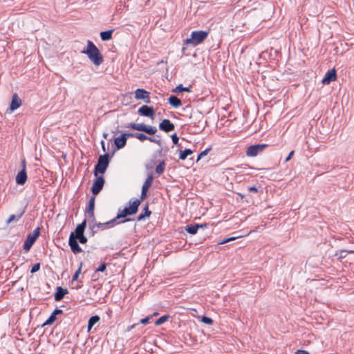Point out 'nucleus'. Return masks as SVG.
<instances>
[{"label":"nucleus","mask_w":354,"mask_h":354,"mask_svg":"<svg viewBox=\"0 0 354 354\" xmlns=\"http://www.w3.org/2000/svg\"><path fill=\"white\" fill-rule=\"evenodd\" d=\"M86 220L76 227L75 232L71 233L68 240V244L72 252L74 254L81 252L82 250L77 243V238L84 234L86 227Z\"/></svg>","instance_id":"obj_1"},{"label":"nucleus","mask_w":354,"mask_h":354,"mask_svg":"<svg viewBox=\"0 0 354 354\" xmlns=\"http://www.w3.org/2000/svg\"><path fill=\"white\" fill-rule=\"evenodd\" d=\"M82 53L86 54L88 59L96 66H99L103 62V57L99 49L90 40L87 41V47L82 51Z\"/></svg>","instance_id":"obj_2"},{"label":"nucleus","mask_w":354,"mask_h":354,"mask_svg":"<svg viewBox=\"0 0 354 354\" xmlns=\"http://www.w3.org/2000/svg\"><path fill=\"white\" fill-rule=\"evenodd\" d=\"M209 35L208 31L195 30L192 32L191 37L184 41V44L196 46L203 43Z\"/></svg>","instance_id":"obj_3"},{"label":"nucleus","mask_w":354,"mask_h":354,"mask_svg":"<svg viewBox=\"0 0 354 354\" xmlns=\"http://www.w3.org/2000/svg\"><path fill=\"white\" fill-rule=\"evenodd\" d=\"M125 128H131L139 131H143L149 135H154L157 132V129L153 126L146 125L143 123L131 122L124 127Z\"/></svg>","instance_id":"obj_4"},{"label":"nucleus","mask_w":354,"mask_h":354,"mask_svg":"<svg viewBox=\"0 0 354 354\" xmlns=\"http://www.w3.org/2000/svg\"><path fill=\"white\" fill-rule=\"evenodd\" d=\"M130 206L124 207L122 211H120L118 214L115 220L117 218H124L129 215H133L136 214L138 211V207L140 205V200H135L131 203L129 202Z\"/></svg>","instance_id":"obj_5"},{"label":"nucleus","mask_w":354,"mask_h":354,"mask_svg":"<svg viewBox=\"0 0 354 354\" xmlns=\"http://www.w3.org/2000/svg\"><path fill=\"white\" fill-rule=\"evenodd\" d=\"M109 163V154L105 153L100 156L98 158L97 162L95 166V175L97 176V173L104 174Z\"/></svg>","instance_id":"obj_6"},{"label":"nucleus","mask_w":354,"mask_h":354,"mask_svg":"<svg viewBox=\"0 0 354 354\" xmlns=\"http://www.w3.org/2000/svg\"><path fill=\"white\" fill-rule=\"evenodd\" d=\"M40 234V228L37 227L32 233L29 234L27 236L26 239L24 243V249L26 251H29L34 243L36 241L37 239Z\"/></svg>","instance_id":"obj_7"},{"label":"nucleus","mask_w":354,"mask_h":354,"mask_svg":"<svg viewBox=\"0 0 354 354\" xmlns=\"http://www.w3.org/2000/svg\"><path fill=\"white\" fill-rule=\"evenodd\" d=\"M267 144H258L251 145L248 147L246 151V155L249 157H254L261 153L266 147Z\"/></svg>","instance_id":"obj_8"},{"label":"nucleus","mask_w":354,"mask_h":354,"mask_svg":"<svg viewBox=\"0 0 354 354\" xmlns=\"http://www.w3.org/2000/svg\"><path fill=\"white\" fill-rule=\"evenodd\" d=\"M131 138H136L141 142L148 140L151 142L157 144L160 147L162 146V141L159 138V136H157L158 138L149 137L142 133H131Z\"/></svg>","instance_id":"obj_9"},{"label":"nucleus","mask_w":354,"mask_h":354,"mask_svg":"<svg viewBox=\"0 0 354 354\" xmlns=\"http://www.w3.org/2000/svg\"><path fill=\"white\" fill-rule=\"evenodd\" d=\"M135 98L142 100L145 103H150V93L143 88H138L135 91Z\"/></svg>","instance_id":"obj_10"},{"label":"nucleus","mask_w":354,"mask_h":354,"mask_svg":"<svg viewBox=\"0 0 354 354\" xmlns=\"http://www.w3.org/2000/svg\"><path fill=\"white\" fill-rule=\"evenodd\" d=\"M104 184V180L102 176H98L96 178L91 188L92 193L94 196L100 192L103 188Z\"/></svg>","instance_id":"obj_11"},{"label":"nucleus","mask_w":354,"mask_h":354,"mask_svg":"<svg viewBox=\"0 0 354 354\" xmlns=\"http://www.w3.org/2000/svg\"><path fill=\"white\" fill-rule=\"evenodd\" d=\"M131 133H123L120 136L115 138L114 143L116 147L120 149L126 145L127 140L128 138H131Z\"/></svg>","instance_id":"obj_12"},{"label":"nucleus","mask_w":354,"mask_h":354,"mask_svg":"<svg viewBox=\"0 0 354 354\" xmlns=\"http://www.w3.org/2000/svg\"><path fill=\"white\" fill-rule=\"evenodd\" d=\"M138 112L140 115L149 118H153L155 115L154 109L152 106H148L147 105H143L140 107Z\"/></svg>","instance_id":"obj_13"},{"label":"nucleus","mask_w":354,"mask_h":354,"mask_svg":"<svg viewBox=\"0 0 354 354\" xmlns=\"http://www.w3.org/2000/svg\"><path fill=\"white\" fill-rule=\"evenodd\" d=\"M159 129L165 132H170L174 130V124L168 119H164L159 124Z\"/></svg>","instance_id":"obj_14"},{"label":"nucleus","mask_w":354,"mask_h":354,"mask_svg":"<svg viewBox=\"0 0 354 354\" xmlns=\"http://www.w3.org/2000/svg\"><path fill=\"white\" fill-rule=\"evenodd\" d=\"M337 77L336 71L335 68L328 71L325 75V77L322 80V83L324 84H328L331 82L335 81Z\"/></svg>","instance_id":"obj_15"},{"label":"nucleus","mask_w":354,"mask_h":354,"mask_svg":"<svg viewBox=\"0 0 354 354\" xmlns=\"http://www.w3.org/2000/svg\"><path fill=\"white\" fill-rule=\"evenodd\" d=\"M21 105V100L19 97L17 93L12 95V100L10 104V109L11 111H14L17 109Z\"/></svg>","instance_id":"obj_16"},{"label":"nucleus","mask_w":354,"mask_h":354,"mask_svg":"<svg viewBox=\"0 0 354 354\" xmlns=\"http://www.w3.org/2000/svg\"><path fill=\"white\" fill-rule=\"evenodd\" d=\"M206 227V225H201V224H191L185 226V230L189 233L190 234H196L199 228H204Z\"/></svg>","instance_id":"obj_17"},{"label":"nucleus","mask_w":354,"mask_h":354,"mask_svg":"<svg viewBox=\"0 0 354 354\" xmlns=\"http://www.w3.org/2000/svg\"><path fill=\"white\" fill-rule=\"evenodd\" d=\"M27 180V174L25 169L20 171L16 176V183L18 185H23Z\"/></svg>","instance_id":"obj_18"},{"label":"nucleus","mask_w":354,"mask_h":354,"mask_svg":"<svg viewBox=\"0 0 354 354\" xmlns=\"http://www.w3.org/2000/svg\"><path fill=\"white\" fill-rule=\"evenodd\" d=\"M68 290L66 288H63L60 286L56 288V292L55 293V300L56 301H59L63 299V297L68 294Z\"/></svg>","instance_id":"obj_19"},{"label":"nucleus","mask_w":354,"mask_h":354,"mask_svg":"<svg viewBox=\"0 0 354 354\" xmlns=\"http://www.w3.org/2000/svg\"><path fill=\"white\" fill-rule=\"evenodd\" d=\"M94 207H95V196H93L91 197V198L89 200L88 205L86 208V213L93 219L95 218Z\"/></svg>","instance_id":"obj_20"},{"label":"nucleus","mask_w":354,"mask_h":354,"mask_svg":"<svg viewBox=\"0 0 354 354\" xmlns=\"http://www.w3.org/2000/svg\"><path fill=\"white\" fill-rule=\"evenodd\" d=\"M24 212H25V211L23 210L17 215H15V214L10 215L6 221V225H9L12 222H17L18 221H19V219L21 218V216L24 214Z\"/></svg>","instance_id":"obj_21"},{"label":"nucleus","mask_w":354,"mask_h":354,"mask_svg":"<svg viewBox=\"0 0 354 354\" xmlns=\"http://www.w3.org/2000/svg\"><path fill=\"white\" fill-rule=\"evenodd\" d=\"M169 103L171 106L178 108L181 105V100L175 95H171L168 99Z\"/></svg>","instance_id":"obj_22"},{"label":"nucleus","mask_w":354,"mask_h":354,"mask_svg":"<svg viewBox=\"0 0 354 354\" xmlns=\"http://www.w3.org/2000/svg\"><path fill=\"white\" fill-rule=\"evenodd\" d=\"M115 221V218H113L108 222L106 223H99L96 224L95 226H93V229L97 227V229H102L104 230L106 227H109L113 225Z\"/></svg>","instance_id":"obj_23"},{"label":"nucleus","mask_w":354,"mask_h":354,"mask_svg":"<svg viewBox=\"0 0 354 354\" xmlns=\"http://www.w3.org/2000/svg\"><path fill=\"white\" fill-rule=\"evenodd\" d=\"M114 29H111L106 31H102L100 32V38L102 41H109L112 38V34Z\"/></svg>","instance_id":"obj_24"},{"label":"nucleus","mask_w":354,"mask_h":354,"mask_svg":"<svg viewBox=\"0 0 354 354\" xmlns=\"http://www.w3.org/2000/svg\"><path fill=\"white\" fill-rule=\"evenodd\" d=\"M100 321L98 315L92 316L88 322V331H90L92 327Z\"/></svg>","instance_id":"obj_25"},{"label":"nucleus","mask_w":354,"mask_h":354,"mask_svg":"<svg viewBox=\"0 0 354 354\" xmlns=\"http://www.w3.org/2000/svg\"><path fill=\"white\" fill-rule=\"evenodd\" d=\"M153 180V175L152 174L149 175L148 177L147 178L146 180L143 183L142 189L148 191L149 188L151 187V185L152 184Z\"/></svg>","instance_id":"obj_26"},{"label":"nucleus","mask_w":354,"mask_h":354,"mask_svg":"<svg viewBox=\"0 0 354 354\" xmlns=\"http://www.w3.org/2000/svg\"><path fill=\"white\" fill-rule=\"evenodd\" d=\"M165 162L164 160L161 161L157 166H156V172L158 174V175H160L162 174L164 171H165Z\"/></svg>","instance_id":"obj_27"},{"label":"nucleus","mask_w":354,"mask_h":354,"mask_svg":"<svg viewBox=\"0 0 354 354\" xmlns=\"http://www.w3.org/2000/svg\"><path fill=\"white\" fill-rule=\"evenodd\" d=\"M144 210L145 211V214H140L138 218H137V220L138 221H140L142 220H144L145 218V217L147 216H149L151 214V211L149 209V207H148V205H146Z\"/></svg>","instance_id":"obj_28"},{"label":"nucleus","mask_w":354,"mask_h":354,"mask_svg":"<svg viewBox=\"0 0 354 354\" xmlns=\"http://www.w3.org/2000/svg\"><path fill=\"white\" fill-rule=\"evenodd\" d=\"M192 151L189 149H186L184 151H180L179 158L180 160H185L186 158L192 153Z\"/></svg>","instance_id":"obj_29"},{"label":"nucleus","mask_w":354,"mask_h":354,"mask_svg":"<svg viewBox=\"0 0 354 354\" xmlns=\"http://www.w3.org/2000/svg\"><path fill=\"white\" fill-rule=\"evenodd\" d=\"M174 91L176 93H179L182 91L190 93L192 91L189 87H183L182 84H179L178 86L176 87Z\"/></svg>","instance_id":"obj_30"},{"label":"nucleus","mask_w":354,"mask_h":354,"mask_svg":"<svg viewBox=\"0 0 354 354\" xmlns=\"http://www.w3.org/2000/svg\"><path fill=\"white\" fill-rule=\"evenodd\" d=\"M169 318V316L168 315H164V316H162L160 317L159 319H158L156 322H155V324L156 326H159V325H161L163 323H165Z\"/></svg>","instance_id":"obj_31"},{"label":"nucleus","mask_w":354,"mask_h":354,"mask_svg":"<svg viewBox=\"0 0 354 354\" xmlns=\"http://www.w3.org/2000/svg\"><path fill=\"white\" fill-rule=\"evenodd\" d=\"M56 320V316L52 313L48 319L45 322L44 325H50Z\"/></svg>","instance_id":"obj_32"},{"label":"nucleus","mask_w":354,"mask_h":354,"mask_svg":"<svg viewBox=\"0 0 354 354\" xmlns=\"http://www.w3.org/2000/svg\"><path fill=\"white\" fill-rule=\"evenodd\" d=\"M210 151V149H206L205 150L203 151L202 152H201L198 156V158H197V160L196 161L198 162L199 160H201L202 158H203L204 156H205L208 152Z\"/></svg>","instance_id":"obj_33"},{"label":"nucleus","mask_w":354,"mask_h":354,"mask_svg":"<svg viewBox=\"0 0 354 354\" xmlns=\"http://www.w3.org/2000/svg\"><path fill=\"white\" fill-rule=\"evenodd\" d=\"M201 321H202L203 323L206 324H209V325L213 324V320L210 317H205V316H203L202 317Z\"/></svg>","instance_id":"obj_34"},{"label":"nucleus","mask_w":354,"mask_h":354,"mask_svg":"<svg viewBox=\"0 0 354 354\" xmlns=\"http://www.w3.org/2000/svg\"><path fill=\"white\" fill-rule=\"evenodd\" d=\"M40 269V263H35L32 267V269L30 270V272L31 273H35L36 272H37Z\"/></svg>","instance_id":"obj_35"},{"label":"nucleus","mask_w":354,"mask_h":354,"mask_svg":"<svg viewBox=\"0 0 354 354\" xmlns=\"http://www.w3.org/2000/svg\"><path fill=\"white\" fill-rule=\"evenodd\" d=\"M81 272V267H80L77 270L76 272H75L73 277V279H72V283L75 281H76L79 277V274H80Z\"/></svg>","instance_id":"obj_36"},{"label":"nucleus","mask_w":354,"mask_h":354,"mask_svg":"<svg viewBox=\"0 0 354 354\" xmlns=\"http://www.w3.org/2000/svg\"><path fill=\"white\" fill-rule=\"evenodd\" d=\"M147 190L142 189L140 199H139L140 202L146 198L147 196Z\"/></svg>","instance_id":"obj_37"},{"label":"nucleus","mask_w":354,"mask_h":354,"mask_svg":"<svg viewBox=\"0 0 354 354\" xmlns=\"http://www.w3.org/2000/svg\"><path fill=\"white\" fill-rule=\"evenodd\" d=\"M77 240L80 241V243L84 244L86 243L87 241V238L84 236V235H82L80 237L77 238Z\"/></svg>","instance_id":"obj_38"},{"label":"nucleus","mask_w":354,"mask_h":354,"mask_svg":"<svg viewBox=\"0 0 354 354\" xmlns=\"http://www.w3.org/2000/svg\"><path fill=\"white\" fill-rule=\"evenodd\" d=\"M106 265L105 263H102L96 270L97 272H104L106 270Z\"/></svg>","instance_id":"obj_39"},{"label":"nucleus","mask_w":354,"mask_h":354,"mask_svg":"<svg viewBox=\"0 0 354 354\" xmlns=\"http://www.w3.org/2000/svg\"><path fill=\"white\" fill-rule=\"evenodd\" d=\"M171 139L174 145H177L178 142V137L176 133L171 136Z\"/></svg>","instance_id":"obj_40"},{"label":"nucleus","mask_w":354,"mask_h":354,"mask_svg":"<svg viewBox=\"0 0 354 354\" xmlns=\"http://www.w3.org/2000/svg\"><path fill=\"white\" fill-rule=\"evenodd\" d=\"M236 239V237H230V238H227V239H223L222 241H221L219 243V244H224L225 243H227L230 241H233V240H235Z\"/></svg>","instance_id":"obj_41"},{"label":"nucleus","mask_w":354,"mask_h":354,"mask_svg":"<svg viewBox=\"0 0 354 354\" xmlns=\"http://www.w3.org/2000/svg\"><path fill=\"white\" fill-rule=\"evenodd\" d=\"M149 319H150V317H145L144 319H142L140 320V323L142 324H147L149 323Z\"/></svg>","instance_id":"obj_42"},{"label":"nucleus","mask_w":354,"mask_h":354,"mask_svg":"<svg viewBox=\"0 0 354 354\" xmlns=\"http://www.w3.org/2000/svg\"><path fill=\"white\" fill-rule=\"evenodd\" d=\"M293 154H294V151H290V153H289L288 157L286 158L285 162H288L291 159Z\"/></svg>","instance_id":"obj_43"},{"label":"nucleus","mask_w":354,"mask_h":354,"mask_svg":"<svg viewBox=\"0 0 354 354\" xmlns=\"http://www.w3.org/2000/svg\"><path fill=\"white\" fill-rule=\"evenodd\" d=\"M63 313L62 310L61 309H55L53 313L56 316L57 315H60Z\"/></svg>","instance_id":"obj_44"},{"label":"nucleus","mask_w":354,"mask_h":354,"mask_svg":"<svg viewBox=\"0 0 354 354\" xmlns=\"http://www.w3.org/2000/svg\"><path fill=\"white\" fill-rule=\"evenodd\" d=\"M296 354H309V353L304 350H297Z\"/></svg>","instance_id":"obj_45"},{"label":"nucleus","mask_w":354,"mask_h":354,"mask_svg":"<svg viewBox=\"0 0 354 354\" xmlns=\"http://www.w3.org/2000/svg\"><path fill=\"white\" fill-rule=\"evenodd\" d=\"M248 190H249L250 192H257V187H250L248 188Z\"/></svg>","instance_id":"obj_46"},{"label":"nucleus","mask_w":354,"mask_h":354,"mask_svg":"<svg viewBox=\"0 0 354 354\" xmlns=\"http://www.w3.org/2000/svg\"><path fill=\"white\" fill-rule=\"evenodd\" d=\"M21 165H22V167H23L22 169H25L26 170V160H25V159H23L21 160Z\"/></svg>","instance_id":"obj_47"},{"label":"nucleus","mask_w":354,"mask_h":354,"mask_svg":"<svg viewBox=\"0 0 354 354\" xmlns=\"http://www.w3.org/2000/svg\"><path fill=\"white\" fill-rule=\"evenodd\" d=\"M101 144H102V148L103 151H106V149H105V146H104V142L102 141Z\"/></svg>","instance_id":"obj_48"},{"label":"nucleus","mask_w":354,"mask_h":354,"mask_svg":"<svg viewBox=\"0 0 354 354\" xmlns=\"http://www.w3.org/2000/svg\"><path fill=\"white\" fill-rule=\"evenodd\" d=\"M107 136H108V133H103V136H104L105 138H106Z\"/></svg>","instance_id":"obj_49"},{"label":"nucleus","mask_w":354,"mask_h":354,"mask_svg":"<svg viewBox=\"0 0 354 354\" xmlns=\"http://www.w3.org/2000/svg\"><path fill=\"white\" fill-rule=\"evenodd\" d=\"M185 49H186V48H185V47H183V48H182V51L184 53V52H185Z\"/></svg>","instance_id":"obj_50"},{"label":"nucleus","mask_w":354,"mask_h":354,"mask_svg":"<svg viewBox=\"0 0 354 354\" xmlns=\"http://www.w3.org/2000/svg\"><path fill=\"white\" fill-rule=\"evenodd\" d=\"M129 221H131V219L130 218H127V219L124 220L123 222Z\"/></svg>","instance_id":"obj_51"}]
</instances>
